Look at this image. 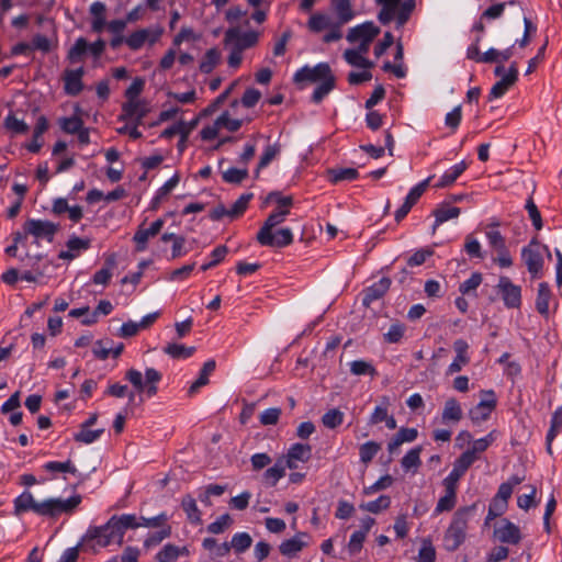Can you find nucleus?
<instances>
[{"label": "nucleus", "mask_w": 562, "mask_h": 562, "mask_svg": "<svg viewBox=\"0 0 562 562\" xmlns=\"http://www.w3.org/2000/svg\"><path fill=\"white\" fill-rule=\"evenodd\" d=\"M81 503L80 495H74L66 501L49 498L36 502L29 491L23 492L14 499V514L20 515L29 510L41 516L55 517L61 513H71Z\"/></svg>", "instance_id": "1"}, {"label": "nucleus", "mask_w": 562, "mask_h": 562, "mask_svg": "<svg viewBox=\"0 0 562 562\" xmlns=\"http://www.w3.org/2000/svg\"><path fill=\"white\" fill-rule=\"evenodd\" d=\"M125 379L135 390V392L128 394V401L133 402L136 393L139 394V396L143 394L147 397L155 396L158 392V383L161 381L162 374L154 368H147L145 374L132 368L126 371ZM140 401H143V397H140Z\"/></svg>", "instance_id": "2"}, {"label": "nucleus", "mask_w": 562, "mask_h": 562, "mask_svg": "<svg viewBox=\"0 0 562 562\" xmlns=\"http://www.w3.org/2000/svg\"><path fill=\"white\" fill-rule=\"evenodd\" d=\"M476 505L459 508L448 527L445 537L443 546L448 551H456L464 541L465 532L468 529L469 518L474 514Z\"/></svg>", "instance_id": "3"}, {"label": "nucleus", "mask_w": 562, "mask_h": 562, "mask_svg": "<svg viewBox=\"0 0 562 562\" xmlns=\"http://www.w3.org/2000/svg\"><path fill=\"white\" fill-rule=\"evenodd\" d=\"M382 8L378 14V20L383 25L389 24L395 19L396 27H403L409 20L414 9L415 0H375Z\"/></svg>", "instance_id": "4"}, {"label": "nucleus", "mask_w": 562, "mask_h": 562, "mask_svg": "<svg viewBox=\"0 0 562 562\" xmlns=\"http://www.w3.org/2000/svg\"><path fill=\"white\" fill-rule=\"evenodd\" d=\"M542 249L547 250V247L536 240H531L529 245L521 250V259L532 279H540L542 277Z\"/></svg>", "instance_id": "5"}, {"label": "nucleus", "mask_w": 562, "mask_h": 562, "mask_svg": "<svg viewBox=\"0 0 562 562\" xmlns=\"http://www.w3.org/2000/svg\"><path fill=\"white\" fill-rule=\"evenodd\" d=\"M481 394V401L469 412V416L474 424L487 420L497 405L496 395L493 390L482 391Z\"/></svg>", "instance_id": "6"}, {"label": "nucleus", "mask_w": 562, "mask_h": 562, "mask_svg": "<svg viewBox=\"0 0 562 562\" xmlns=\"http://www.w3.org/2000/svg\"><path fill=\"white\" fill-rule=\"evenodd\" d=\"M58 228V224L34 218L27 220L23 225L25 234L32 235L36 239L47 240L48 243L53 241Z\"/></svg>", "instance_id": "7"}, {"label": "nucleus", "mask_w": 562, "mask_h": 562, "mask_svg": "<svg viewBox=\"0 0 562 562\" xmlns=\"http://www.w3.org/2000/svg\"><path fill=\"white\" fill-rule=\"evenodd\" d=\"M108 527L112 528V535L114 536L115 543L121 546L123 543L124 535L127 529H136V515L134 514H122L113 515L108 520Z\"/></svg>", "instance_id": "8"}, {"label": "nucleus", "mask_w": 562, "mask_h": 562, "mask_svg": "<svg viewBox=\"0 0 562 562\" xmlns=\"http://www.w3.org/2000/svg\"><path fill=\"white\" fill-rule=\"evenodd\" d=\"M258 42V33L249 31L241 33L238 27H231L225 32L224 43L244 52L255 46Z\"/></svg>", "instance_id": "9"}, {"label": "nucleus", "mask_w": 562, "mask_h": 562, "mask_svg": "<svg viewBox=\"0 0 562 562\" xmlns=\"http://www.w3.org/2000/svg\"><path fill=\"white\" fill-rule=\"evenodd\" d=\"M333 75L334 74L327 63H319L314 67L304 66L299 69L294 75V81L296 83L303 81L321 82Z\"/></svg>", "instance_id": "10"}, {"label": "nucleus", "mask_w": 562, "mask_h": 562, "mask_svg": "<svg viewBox=\"0 0 562 562\" xmlns=\"http://www.w3.org/2000/svg\"><path fill=\"white\" fill-rule=\"evenodd\" d=\"M149 112V103L144 99L126 101L122 105L120 120H134L136 125L143 123V119Z\"/></svg>", "instance_id": "11"}, {"label": "nucleus", "mask_w": 562, "mask_h": 562, "mask_svg": "<svg viewBox=\"0 0 562 562\" xmlns=\"http://www.w3.org/2000/svg\"><path fill=\"white\" fill-rule=\"evenodd\" d=\"M257 240L262 246L282 248L293 241V234L290 228H280L276 233H257Z\"/></svg>", "instance_id": "12"}, {"label": "nucleus", "mask_w": 562, "mask_h": 562, "mask_svg": "<svg viewBox=\"0 0 562 562\" xmlns=\"http://www.w3.org/2000/svg\"><path fill=\"white\" fill-rule=\"evenodd\" d=\"M380 34V27L373 22L368 21L355 27H351L347 34V41L355 43L358 41L372 42Z\"/></svg>", "instance_id": "13"}, {"label": "nucleus", "mask_w": 562, "mask_h": 562, "mask_svg": "<svg viewBox=\"0 0 562 562\" xmlns=\"http://www.w3.org/2000/svg\"><path fill=\"white\" fill-rule=\"evenodd\" d=\"M494 536L502 543L518 544L521 540L520 529L512 521L504 519L503 525L495 527Z\"/></svg>", "instance_id": "14"}, {"label": "nucleus", "mask_w": 562, "mask_h": 562, "mask_svg": "<svg viewBox=\"0 0 562 562\" xmlns=\"http://www.w3.org/2000/svg\"><path fill=\"white\" fill-rule=\"evenodd\" d=\"M453 350L456 352V357L449 364L447 374H453L461 371L462 368L470 362V357L468 353L469 344L464 339H457L453 342Z\"/></svg>", "instance_id": "15"}, {"label": "nucleus", "mask_w": 562, "mask_h": 562, "mask_svg": "<svg viewBox=\"0 0 562 562\" xmlns=\"http://www.w3.org/2000/svg\"><path fill=\"white\" fill-rule=\"evenodd\" d=\"M312 456V447L306 443H294L290 447L284 460L288 469H296L299 462H307Z\"/></svg>", "instance_id": "16"}, {"label": "nucleus", "mask_w": 562, "mask_h": 562, "mask_svg": "<svg viewBox=\"0 0 562 562\" xmlns=\"http://www.w3.org/2000/svg\"><path fill=\"white\" fill-rule=\"evenodd\" d=\"M518 80V68L516 63H512L508 72L497 81L490 91V99L503 97L508 89Z\"/></svg>", "instance_id": "17"}, {"label": "nucleus", "mask_w": 562, "mask_h": 562, "mask_svg": "<svg viewBox=\"0 0 562 562\" xmlns=\"http://www.w3.org/2000/svg\"><path fill=\"white\" fill-rule=\"evenodd\" d=\"M473 458L470 453H462L453 463V468L443 482L458 487L459 480L465 474L473 464Z\"/></svg>", "instance_id": "18"}, {"label": "nucleus", "mask_w": 562, "mask_h": 562, "mask_svg": "<svg viewBox=\"0 0 562 562\" xmlns=\"http://www.w3.org/2000/svg\"><path fill=\"white\" fill-rule=\"evenodd\" d=\"M85 75V70L82 67L78 69H67L64 72V90L68 95H78L82 89V77Z\"/></svg>", "instance_id": "19"}, {"label": "nucleus", "mask_w": 562, "mask_h": 562, "mask_svg": "<svg viewBox=\"0 0 562 562\" xmlns=\"http://www.w3.org/2000/svg\"><path fill=\"white\" fill-rule=\"evenodd\" d=\"M95 540L100 547H108L115 543L114 536L112 535V528L108 527V522L99 527H90L82 538V541Z\"/></svg>", "instance_id": "20"}, {"label": "nucleus", "mask_w": 562, "mask_h": 562, "mask_svg": "<svg viewBox=\"0 0 562 562\" xmlns=\"http://www.w3.org/2000/svg\"><path fill=\"white\" fill-rule=\"evenodd\" d=\"M497 294L501 295L505 305L509 308L519 307L521 303L520 286L514 283H498Z\"/></svg>", "instance_id": "21"}, {"label": "nucleus", "mask_w": 562, "mask_h": 562, "mask_svg": "<svg viewBox=\"0 0 562 562\" xmlns=\"http://www.w3.org/2000/svg\"><path fill=\"white\" fill-rule=\"evenodd\" d=\"M162 226L164 221L161 218L153 222L148 228H145L143 225L139 226L134 235V241L136 243L137 250H144L148 239L156 236L161 231Z\"/></svg>", "instance_id": "22"}, {"label": "nucleus", "mask_w": 562, "mask_h": 562, "mask_svg": "<svg viewBox=\"0 0 562 562\" xmlns=\"http://www.w3.org/2000/svg\"><path fill=\"white\" fill-rule=\"evenodd\" d=\"M307 535L305 532H299L293 538L282 541L279 546L280 553L288 558L296 555L306 547V542L304 541Z\"/></svg>", "instance_id": "23"}, {"label": "nucleus", "mask_w": 562, "mask_h": 562, "mask_svg": "<svg viewBox=\"0 0 562 562\" xmlns=\"http://www.w3.org/2000/svg\"><path fill=\"white\" fill-rule=\"evenodd\" d=\"M463 417V412L460 403L454 398L450 397L445 402V406L441 414V420L443 424H457Z\"/></svg>", "instance_id": "24"}, {"label": "nucleus", "mask_w": 562, "mask_h": 562, "mask_svg": "<svg viewBox=\"0 0 562 562\" xmlns=\"http://www.w3.org/2000/svg\"><path fill=\"white\" fill-rule=\"evenodd\" d=\"M418 436L416 428H401L391 441L387 443V450L391 454L395 453L405 442H413Z\"/></svg>", "instance_id": "25"}, {"label": "nucleus", "mask_w": 562, "mask_h": 562, "mask_svg": "<svg viewBox=\"0 0 562 562\" xmlns=\"http://www.w3.org/2000/svg\"><path fill=\"white\" fill-rule=\"evenodd\" d=\"M553 301V295L551 290L548 286V283H539V289L536 299V308L539 314L549 317L550 314V304Z\"/></svg>", "instance_id": "26"}, {"label": "nucleus", "mask_w": 562, "mask_h": 562, "mask_svg": "<svg viewBox=\"0 0 562 562\" xmlns=\"http://www.w3.org/2000/svg\"><path fill=\"white\" fill-rule=\"evenodd\" d=\"M442 485L445 487V495L438 499V503L435 508L436 514H440L443 512H450L451 509H453V507L456 506V503H457L458 487L447 484L445 482H442Z\"/></svg>", "instance_id": "27"}, {"label": "nucleus", "mask_w": 562, "mask_h": 562, "mask_svg": "<svg viewBox=\"0 0 562 562\" xmlns=\"http://www.w3.org/2000/svg\"><path fill=\"white\" fill-rule=\"evenodd\" d=\"M390 283H373L363 291L362 304L366 307H370L371 304L382 299L389 290Z\"/></svg>", "instance_id": "28"}, {"label": "nucleus", "mask_w": 562, "mask_h": 562, "mask_svg": "<svg viewBox=\"0 0 562 562\" xmlns=\"http://www.w3.org/2000/svg\"><path fill=\"white\" fill-rule=\"evenodd\" d=\"M215 368H216L215 360H213V359L207 360L203 364L198 379L191 384V386L189 389V394L192 395V394L196 393L200 387L206 385L209 383V378L215 371Z\"/></svg>", "instance_id": "29"}, {"label": "nucleus", "mask_w": 562, "mask_h": 562, "mask_svg": "<svg viewBox=\"0 0 562 562\" xmlns=\"http://www.w3.org/2000/svg\"><path fill=\"white\" fill-rule=\"evenodd\" d=\"M331 5L340 24H346L355 18L350 0H331Z\"/></svg>", "instance_id": "30"}, {"label": "nucleus", "mask_w": 562, "mask_h": 562, "mask_svg": "<svg viewBox=\"0 0 562 562\" xmlns=\"http://www.w3.org/2000/svg\"><path fill=\"white\" fill-rule=\"evenodd\" d=\"M288 465H285L284 460H278L271 468L267 469L263 473V481L268 486H276L280 479L285 475V470Z\"/></svg>", "instance_id": "31"}, {"label": "nucleus", "mask_w": 562, "mask_h": 562, "mask_svg": "<svg viewBox=\"0 0 562 562\" xmlns=\"http://www.w3.org/2000/svg\"><path fill=\"white\" fill-rule=\"evenodd\" d=\"M467 169V164L461 161L447 170L435 184V188L441 189L451 186Z\"/></svg>", "instance_id": "32"}, {"label": "nucleus", "mask_w": 562, "mask_h": 562, "mask_svg": "<svg viewBox=\"0 0 562 562\" xmlns=\"http://www.w3.org/2000/svg\"><path fill=\"white\" fill-rule=\"evenodd\" d=\"M90 246V240L89 239H83V238H80V237H77V236H74L71 237L68 241H67V251H63L60 254V258H64V259H74L75 257L78 256V254L81 251V250H86L88 249Z\"/></svg>", "instance_id": "33"}, {"label": "nucleus", "mask_w": 562, "mask_h": 562, "mask_svg": "<svg viewBox=\"0 0 562 562\" xmlns=\"http://www.w3.org/2000/svg\"><path fill=\"white\" fill-rule=\"evenodd\" d=\"M3 126L13 135H21L29 132L30 126L22 119H18L13 111H10L3 121Z\"/></svg>", "instance_id": "34"}, {"label": "nucleus", "mask_w": 562, "mask_h": 562, "mask_svg": "<svg viewBox=\"0 0 562 562\" xmlns=\"http://www.w3.org/2000/svg\"><path fill=\"white\" fill-rule=\"evenodd\" d=\"M181 506L188 519L192 524L199 525L202 522L201 510L198 508L196 502L191 495L182 497Z\"/></svg>", "instance_id": "35"}, {"label": "nucleus", "mask_w": 562, "mask_h": 562, "mask_svg": "<svg viewBox=\"0 0 562 562\" xmlns=\"http://www.w3.org/2000/svg\"><path fill=\"white\" fill-rule=\"evenodd\" d=\"M461 210L457 206L442 205L434 211V215L436 217L435 224L432 226V232L435 233L437 227L442 223L456 218L460 215Z\"/></svg>", "instance_id": "36"}, {"label": "nucleus", "mask_w": 562, "mask_h": 562, "mask_svg": "<svg viewBox=\"0 0 562 562\" xmlns=\"http://www.w3.org/2000/svg\"><path fill=\"white\" fill-rule=\"evenodd\" d=\"M333 23V19L326 13H314L310 16L307 27L313 33H319L326 29H329Z\"/></svg>", "instance_id": "37"}, {"label": "nucleus", "mask_w": 562, "mask_h": 562, "mask_svg": "<svg viewBox=\"0 0 562 562\" xmlns=\"http://www.w3.org/2000/svg\"><path fill=\"white\" fill-rule=\"evenodd\" d=\"M513 46L508 47L504 50H498L496 48H490L485 53H483L481 63L484 64H503L507 61L513 56Z\"/></svg>", "instance_id": "38"}, {"label": "nucleus", "mask_w": 562, "mask_h": 562, "mask_svg": "<svg viewBox=\"0 0 562 562\" xmlns=\"http://www.w3.org/2000/svg\"><path fill=\"white\" fill-rule=\"evenodd\" d=\"M562 429V405L558 407V409L553 413L551 418V425L547 432L546 441H547V450L549 453H552L551 445L554 438L558 436L559 431Z\"/></svg>", "instance_id": "39"}, {"label": "nucleus", "mask_w": 562, "mask_h": 562, "mask_svg": "<svg viewBox=\"0 0 562 562\" xmlns=\"http://www.w3.org/2000/svg\"><path fill=\"white\" fill-rule=\"evenodd\" d=\"M359 172L356 168H338V169H329L328 170V179L333 183H338L340 181H351L357 179Z\"/></svg>", "instance_id": "40"}, {"label": "nucleus", "mask_w": 562, "mask_h": 562, "mask_svg": "<svg viewBox=\"0 0 562 562\" xmlns=\"http://www.w3.org/2000/svg\"><path fill=\"white\" fill-rule=\"evenodd\" d=\"M164 352L175 359H187L195 352V347H187L180 344H168Z\"/></svg>", "instance_id": "41"}, {"label": "nucleus", "mask_w": 562, "mask_h": 562, "mask_svg": "<svg viewBox=\"0 0 562 562\" xmlns=\"http://www.w3.org/2000/svg\"><path fill=\"white\" fill-rule=\"evenodd\" d=\"M335 86L336 78L334 75L321 81L312 94V101L314 103H321L323 99L335 88Z\"/></svg>", "instance_id": "42"}, {"label": "nucleus", "mask_w": 562, "mask_h": 562, "mask_svg": "<svg viewBox=\"0 0 562 562\" xmlns=\"http://www.w3.org/2000/svg\"><path fill=\"white\" fill-rule=\"evenodd\" d=\"M390 506H391L390 496L381 495L374 501L361 504L360 509L369 512L371 514H379L382 510H386Z\"/></svg>", "instance_id": "43"}, {"label": "nucleus", "mask_w": 562, "mask_h": 562, "mask_svg": "<svg viewBox=\"0 0 562 562\" xmlns=\"http://www.w3.org/2000/svg\"><path fill=\"white\" fill-rule=\"evenodd\" d=\"M202 547L213 553L214 558H222L229 553L231 546L228 542L217 543L215 538H205Z\"/></svg>", "instance_id": "44"}, {"label": "nucleus", "mask_w": 562, "mask_h": 562, "mask_svg": "<svg viewBox=\"0 0 562 562\" xmlns=\"http://www.w3.org/2000/svg\"><path fill=\"white\" fill-rule=\"evenodd\" d=\"M280 154V146L278 144L268 145L262 155L260 156L255 177H259L261 169L266 168L278 155Z\"/></svg>", "instance_id": "45"}, {"label": "nucleus", "mask_w": 562, "mask_h": 562, "mask_svg": "<svg viewBox=\"0 0 562 562\" xmlns=\"http://www.w3.org/2000/svg\"><path fill=\"white\" fill-rule=\"evenodd\" d=\"M345 60L355 67L370 69L373 67V63L367 59L362 54L355 49H346L344 53Z\"/></svg>", "instance_id": "46"}, {"label": "nucleus", "mask_w": 562, "mask_h": 562, "mask_svg": "<svg viewBox=\"0 0 562 562\" xmlns=\"http://www.w3.org/2000/svg\"><path fill=\"white\" fill-rule=\"evenodd\" d=\"M432 178L434 177L430 176L427 179L419 182L418 184H416L414 188H412L408 194L406 195L404 202L408 204L411 207H413L418 202L424 192L427 190Z\"/></svg>", "instance_id": "47"}, {"label": "nucleus", "mask_w": 562, "mask_h": 562, "mask_svg": "<svg viewBox=\"0 0 562 562\" xmlns=\"http://www.w3.org/2000/svg\"><path fill=\"white\" fill-rule=\"evenodd\" d=\"M43 469L50 473L63 472L77 474L78 472L77 468L75 467L74 462L70 459H68L65 462L48 461L43 465Z\"/></svg>", "instance_id": "48"}, {"label": "nucleus", "mask_w": 562, "mask_h": 562, "mask_svg": "<svg viewBox=\"0 0 562 562\" xmlns=\"http://www.w3.org/2000/svg\"><path fill=\"white\" fill-rule=\"evenodd\" d=\"M288 214H289V210L277 209L268 216L263 226L259 229L258 233L271 232L277 225L284 222L285 216Z\"/></svg>", "instance_id": "49"}, {"label": "nucleus", "mask_w": 562, "mask_h": 562, "mask_svg": "<svg viewBox=\"0 0 562 562\" xmlns=\"http://www.w3.org/2000/svg\"><path fill=\"white\" fill-rule=\"evenodd\" d=\"M169 520V516L167 513H160L159 515L150 518L146 517H136V524L138 527H147V528H162L165 526H169L167 521Z\"/></svg>", "instance_id": "50"}, {"label": "nucleus", "mask_w": 562, "mask_h": 562, "mask_svg": "<svg viewBox=\"0 0 562 562\" xmlns=\"http://www.w3.org/2000/svg\"><path fill=\"white\" fill-rule=\"evenodd\" d=\"M381 450V445L375 441H367L359 448L360 461L366 465L370 463L373 458Z\"/></svg>", "instance_id": "51"}, {"label": "nucleus", "mask_w": 562, "mask_h": 562, "mask_svg": "<svg viewBox=\"0 0 562 562\" xmlns=\"http://www.w3.org/2000/svg\"><path fill=\"white\" fill-rule=\"evenodd\" d=\"M252 538L248 532H237L233 536L229 546L236 553H243L250 548Z\"/></svg>", "instance_id": "52"}, {"label": "nucleus", "mask_w": 562, "mask_h": 562, "mask_svg": "<svg viewBox=\"0 0 562 562\" xmlns=\"http://www.w3.org/2000/svg\"><path fill=\"white\" fill-rule=\"evenodd\" d=\"M221 54L216 48L206 50L202 61L200 63V70L203 74H210L218 64Z\"/></svg>", "instance_id": "53"}, {"label": "nucleus", "mask_w": 562, "mask_h": 562, "mask_svg": "<svg viewBox=\"0 0 562 562\" xmlns=\"http://www.w3.org/2000/svg\"><path fill=\"white\" fill-rule=\"evenodd\" d=\"M222 178L226 183L240 184L245 179L248 178L247 168H228L222 172Z\"/></svg>", "instance_id": "54"}, {"label": "nucleus", "mask_w": 562, "mask_h": 562, "mask_svg": "<svg viewBox=\"0 0 562 562\" xmlns=\"http://www.w3.org/2000/svg\"><path fill=\"white\" fill-rule=\"evenodd\" d=\"M350 372L353 375H370L375 376L378 374L375 368L366 360H355L349 363Z\"/></svg>", "instance_id": "55"}, {"label": "nucleus", "mask_w": 562, "mask_h": 562, "mask_svg": "<svg viewBox=\"0 0 562 562\" xmlns=\"http://www.w3.org/2000/svg\"><path fill=\"white\" fill-rule=\"evenodd\" d=\"M149 35L150 32L148 30L142 29L130 34L126 37L125 43L131 49L137 50L143 47L145 42L149 38Z\"/></svg>", "instance_id": "56"}, {"label": "nucleus", "mask_w": 562, "mask_h": 562, "mask_svg": "<svg viewBox=\"0 0 562 562\" xmlns=\"http://www.w3.org/2000/svg\"><path fill=\"white\" fill-rule=\"evenodd\" d=\"M88 50V42L83 37H79L76 40L75 44L68 50L67 58L70 63L81 61L82 56Z\"/></svg>", "instance_id": "57"}, {"label": "nucleus", "mask_w": 562, "mask_h": 562, "mask_svg": "<svg viewBox=\"0 0 562 562\" xmlns=\"http://www.w3.org/2000/svg\"><path fill=\"white\" fill-rule=\"evenodd\" d=\"M252 193L241 194L229 209V218L234 220L239 217L246 211L249 201L252 199Z\"/></svg>", "instance_id": "58"}, {"label": "nucleus", "mask_w": 562, "mask_h": 562, "mask_svg": "<svg viewBox=\"0 0 562 562\" xmlns=\"http://www.w3.org/2000/svg\"><path fill=\"white\" fill-rule=\"evenodd\" d=\"M344 422V413L337 408L327 411L323 417L322 423L329 429H335L340 426Z\"/></svg>", "instance_id": "59"}, {"label": "nucleus", "mask_w": 562, "mask_h": 562, "mask_svg": "<svg viewBox=\"0 0 562 562\" xmlns=\"http://www.w3.org/2000/svg\"><path fill=\"white\" fill-rule=\"evenodd\" d=\"M420 452L422 447H415L411 449L402 459V468L405 471H409L413 468H418L420 465Z\"/></svg>", "instance_id": "60"}, {"label": "nucleus", "mask_w": 562, "mask_h": 562, "mask_svg": "<svg viewBox=\"0 0 562 562\" xmlns=\"http://www.w3.org/2000/svg\"><path fill=\"white\" fill-rule=\"evenodd\" d=\"M178 551L177 546L167 543L155 555V562H177Z\"/></svg>", "instance_id": "61"}, {"label": "nucleus", "mask_w": 562, "mask_h": 562, "mask_svg": "<svg viewBox=\"0 0 562 562\" xmlns=\"http://www.w3.org/2000/svg\"><path fill=\"white\" fill-rule=\"evenodd\" d=\"M103 431V429L90 430L89 428L81 426L80 431L74 436V439L78 442L89 445L98 440Z\"/></svg>", "instance_id": "62"}, {"label": "nucleus", "mask_w": 562, "mask_h": 562, "mask_svg": "<svg viewBox=\"0 0 562 562\" xmlns=\"http://www.w3.org/2000/svg\"><path fill=\"white\" fill-rule=\"evenodd\" d=\"M217 125L220 128H225L229 132H237L241 125L243 121L238 119H231L229 113L227 111L223 112L217 119H216Z\"/></svg>", "instance_id": "63"}, {"label": "nucleus", "mask_w": 562, "mask_h": 562, "mask_svg": "<svg viewBox=\"0 0 562 562\" xmlns=\"http://www.w3.org/2000/svg\"><path fill=\"white\" fill-rule=\"evenodd\" d=\"M59 126L67 134H76L83 126V122L78 116L61 117Z\"/></svg>", "instance_id": "64"}]
</instances>
